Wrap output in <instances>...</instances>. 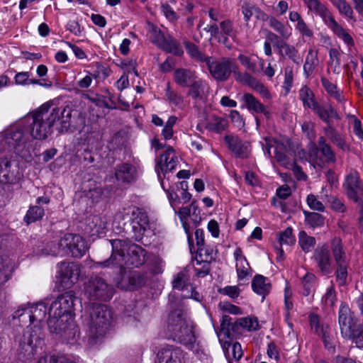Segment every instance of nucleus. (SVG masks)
Instances as JSON below:
<instances>
[{
  "instance_id": "nucleus-1",
  "label": "nucleus",
  "mask_w": 363,
  "mask_h": 363,
  "mask_svg": "<svg viewBox=\"0 0 363 363\" xmlns=\"http://www.w3.org/2000/svg\"><path fill=\"white\" fill-rule=\"evenodd\" d=\"M60 119V108L43 104L26 115L14 126L5 131L1 144L26 162L32 160L33 139L44 140L52 133L54 124Z\"/></svg>"
},
{
  "instance_id": "nucleus-2",
  "label": "nucleus",
  "mask_w": 363,
  "mask_h": 363,
  "mask_svg": "<svg viewBox=\"0 0 363 363\" xmlns=\"http://www.w3.org/2000/svg\"><path fill=\"white\" fill-rule=\"evenodd\" d=\"M76 296L73 291L59 296L48 308V321L50 333L59 335L65 340L74 337L77 332L73 323V311Z\"/></svg>"
},
{
  "instance_id": "nucleus-3",
  "label": "nucleus",
  "mask_w": 363,
  "mask_h": 363,
  "mask_svg": "<svg viewBox=\"0 0 363 363\" xmlns=\"http://www.w3.org/2000/svg\"><path fill=\"white\" fill-rule=\"evenodd\" d=\"M48 308L45 303H38L27 306H21L14 313V318H18L21 321L28 318L33 326L28 327L23 334V341L20 344L21 350L24 354L33 356L36 354L38 348H42L43 338L42 337L41 328L39 325L44 321Z\"/></svg>"
},
{
  "instance_id": "nucleus-4",
  "label": "nucleus",
  "mask_w": 363,
  "mask_h": 363,
  "mask_svg": "<svg viewBox=\"0 0 363 363\" xmlns=\"http://www.w3.org/2000/svg\"><path fill=\"white\" fill-rule=\"evenodd\" d=\"M112 253L109 259L96 263V266L105 267H118L120 270L125 267H138L145 261V251L140 246L130 243L128 240L114 239L110 240Z\"/></svg>"
},
{
  "instance_id": "nucleus-5",
  "label": "nucleus",
  "mask_w": 363,
  "mask_h": 363,
  "mask_svg": "<svg viewBox=\"0 0 363 363\" xmlns=\"http://www.w3.org/2000/svg\"><path fill=\"white\" fill-rule=\"evenodd\" d=\"M166 333L169 338L189 349L192 350L198 345L196 327L182 310L178 309L169 313Z\"/></svg>"
},
{
  "instance_id": "nucleus-6",
  "label": "nucleus",
  "mask_w": 363,
  "mask_h": 363,
  "mask_svg": "<svg viewBox=\"0 0 363 363\" xmlns=\"http://www.w3.org/2000/svg\"><path fill=\"white\" fill-rule=\"evenodd\" d=\"M111 318V311L106 306L101 304L93 306L89 316L85 318V324L89 328L88 335L90 343L97 342V339L105 335L109 328Z\"/></svg>"
},
{
  "instance_id": "nucleus-7",
  "label": "nucleus",
  "mask_w": 363,
  "mask_h": 363,
  "mask_svg": "<svg viewBox=\"0 0 363 363\" xmlns=\"http://www.w3.org/2000/svg\"><path fill=\"white\" fill-rule=\"evenodd\" d=\"M118 216L124 220L128 217L132 220V228L136 239H140L149 228V219L147 213L135 206L123 208Z\"/></svg>"
},
{
  "instance_id": "nucleus-8",
  "label": "nucleus",
  "mask_w": 363,
  "mask_h": 363,
  "mask_svg": "<svg viewBox=\"0 0 363 363\" xmlns=\"http://www.w3.org/2000/svg\"><path fill=\"white\" fill-rule=\"evenodd\" d=\"M83 294L90 301H106L112 297L113 289L102 278L96 277L85 284Z\"/></svg>"
},
{
  "instance_id": "nucleus-9",
  "label": "nucleus",
  "mask_w": 363,
  "mask_h": 363,
  "mask_svg": "<svg viewBox=\"0 0 363 363\" xmlns=\"http://www.w3.org/2000/svg\"><path fill=\"white\" fill-rule=\"evenodd\" d=\"M206 64L211 76L221 82L227 80L230 74L238 69L234 60L230 57H223L218 60H212L209 57Z\"/></svg>"
},
{
  "instance_id": "nucleus-10",
  "label": "nucleus",
  "mask_w": 363,
  "mask_h": 363,
  "mask_svg": "<svg viewBox=\"0 0 363 363\" xmlns=\"http://www.w3.org/2000/svg\"><path fill=\"white\" fill-rule=\"evenodd\" d=\"M152 43L165 52L180 56L184 51L179 43L171 35H165L160 28L152 26L150 32Z\"/></svg>"
},
{
  "instance_id": "nucleus-11",
  "label": "nucleus",
  "mask_w": 363,
  "mask_h": 363,
  "mask_svg": "<svg viewBox=\"0 0 363 363\" xmlns=\"http://www.w3.org/2000/svg\"><path fill=\"white\" fill-rule=\"evenodd\" d=\"M61 246L64 247L65 255L75 258L82 257L89 250L86 240L82 236L73 233H67L62 237Z\"/></svg>"
},
{
  "instance_id": "nucleus-12",
  "label": "nucleus",
  "mask_w": 363,
  "mask_h": 363,
  "mask_svg": "<svg viewBox=\"0 0 363 363\" xmlns=\"http://www.w3.org/2000/svg\"><path fill=\"white\" fill-rule=\"evenodd\" d=\"M80 269L77 264L62 262L57 264V277L64 289H70L79 279Z\"/></svg>"
},
{
  "instance_id": "nucleus-13",
  "label": "nucleus",
  "mask_w": 363,
  "mask_h": 363,
  "mask_svg": "<svg viewBox=\"0 0 363 363\" xmlns=\"http://www.w3.org/2000/svg\"><path fill=\"white\" fill-rule=\"evenodd\" d=\"M179 164V158L172 147H168L166 151L160 155L157 161L155 172L159 180H162L161 174L164 176L175 169Z\"/></svg>"
},
{
  "instance_id": "nucleus-14",
  "label": "nucleus",
  "mask_w": 363,
  "mask_h": 363,
  "mask_svg": "<svg viewBox=\"0 0 363 363\" xmlns=\"http://www.w3.org/2000/svg\"><path fill=\"white\" fill-rule=\"evenodd\" d=\"M313 259L316 267L323 274H328L333 272V260L327 244H323L316 247Z\"/></svg>"
},
{
  "instance_id": "nucleus-15",
  "label": "nucleus",
  "mask_w": 363,
  "mask_h": 363,
  "mask_svg": "<svg viewBox=\"0 0 363 363\" xmlns=\"http://www.w3.org/2000/svg\"><path fill=\"white\" fill-rule=\"evenodd\" d=\"M302 1L308 9V13L320 18L326 26L335 18L330 10L320 0Z\"/></svg>"
},
{
  "instance_id": "nucleus-16",
  "label": "nucleus",
  "mask_w": 363,
  "mask_h": 363,
  "mask_svg": "<svg viewBox=\"0 0 363 363\" xmlns=\"http://www.w3.org/2000/svg\"><path fill=\"white\" fill-rule=\"evenodd\" d=\"M338 321L342 336L346 339L354 337V324L350 315V309L345 303H341L340 306Z\"/></svg>"
},
{
  "instance_id": "nucleus-17",
  "label": "nucleus",
  "mask_w": 363,
  "mask_h": 363,
  "mask_svg": "<svg viewBox=\"0 0 363 363\" xmlns=\"http://www.w3.org/2000/svg\"><path fill=\"white\" fill-rule=\"evenodd\" d=\"M22 178L18 167L11 169V162L6 157H0V182L17 184Z\"/></svg>"
},
{
  "instance_id": "nucleus-18",
  "label": "nucleus",
  "mask_w": 363,
  "mask_h": 363,
  "mask_svg": "<svg viewBox=\"0 0 363 363\" xmlns=\"http://www.w3.org/2000/svg\"><path fill=\"white\" fill-rule=\"evenodd\" d=\"M188 88L187 96L196 101H204L208 96L210 89L208 82L199 75Z\"/></svg>"
},
{
  "instance_id": "nucleus-19",
  "label": "nucleus",
  "mask_w": 363,
  "mask_h": 363,
  "mask_svg": "<svg viewBox=\"0 0 363 363\" xmlns=\"http://www.w3.org/2000/svg\"><path fill=\"white\" fill-rule=\"evenodd\" d=\"M361 187V182L359 174L357 171H352L346 177L345 182L343 184V188L347 196L357 202L359 200V191Z\"/></svg>"
},
{
  "instance_id": "nucleus-20",
  "label": "nucleus",
  "mask_w": 363,
  "mask_h": 363,
  "mask_svg": "<svg viewBox=\"0 0 363 363\" xmlns=\"http://www.w3.org/2000/svg\"><path fill=\"white\" fill-rule=\"evenodd\" d=\"M184 354L179 347L168 346L159 351L157 363H183Z\"/></svg>"
},
{
  "instance_id": "nucleus-21",
  "label": "nucleus",
  "mask_w": 363,
  "mask_h": 363,
  "mask_svg": "<svg viewBox=\"0 0 363 363\" xmlns=\"http://www.w3.org/2000/svg\"><path fill=\"white\" fill-rule=\"evenodd\" d=\"M259 325L257 318L245 317L236 320L231 326L232 336H239L244 331H256L259 329Z\"/></svg>"
},
{
  "instance_id": "nucleus-22",
  "label": "nucleus",
  "mask_w": 363,
  "mask_h": 363,
  "mask_svg": "<svg viewBox=\"0 0 363 363\" xmlns=\"http://www.w3.org/2000/svg\"><path fill=\"white\" fill-rule=\"evenodd\" d=\"M267 153L270 155V148L274 149V157L277 162L285 167L290 161L287 157V145L284 142L279 141L277 140H267Z\"/></svg>"
},
{
  "instance_id": "nucleus-23",
  "label": "nucleus",
  "mask_w": 363,
  "mask_h": 363,
  "mask_svg": "<svg viewBox=\"0 0 363 363\" xmlns=\"http://www.w3.org/2000/svg\"><path fill=\"white\" fill-rule=\"evenodd\" d=\"M115 176L116 179L121 183H130L137 178V169L131 164L123 163L116 167Z\"/></svg>"
},
{
  "instance_id": "nucleus-24",
  "label": "nucleus",
  "mask_w": 363,
  "mask_h": 363,
  "mask_svg": "<svg viewBox=\"0 0 363 363\" xmlns=\"http://www.w3.org/2000/svg\"><path fill=\"white\" fill-rule=\"evenodd\" d=\"M238 279H243L251 274V267L240 247H237L233 253Z\"/></svg>"
},
{
  "instance_id": "nucleus-25",
  "label": "nucleus",
  "mask_w": 363,
  "mask_h": 363,
  "mask_svg": "<svg viewBox=\"0 0 363 363\" xmlns=\"http://www.w3.org/2000/svg\"><path fill=\"white\" fill-rule=\"evenodd\" d=\"M197 76L196 71L187 68H177L173 72L174 82L181 87H188Z\"/></svg>"
},
{
  "instance_id": "nucleus-26",
  "label": "nucleus",
  "mask_w": 363,
  "mask_h": 363,
  "mask_svg": "<svg viewBox=\"0 0 363 363\" xmlns=\"http://www.w3.org/2000/svg\"><path fill=\"white\" fill-rule=\"evenodd\" d=\"M31 73L29 72H21L16 74L14 80L16 84L26 86L29 84H38L45 88H50L52 85L49 79H36L30 78Z\"/></svg>"
},
{
  "instance_id": "nucleus-27",
  "label": "nucleus",
  "mask_w": 363,
  "mask_h": 363,
  "mask_svg": "<svg viewBox=\"0 0 363 363\" xmlns=\"http://www.w3.org/2000/svg\"><path fill=\"white\" fill-rule=\"evenodd\" d=\"M279 246H274V250L277 253V260L281 261L284 258V252L281 246L283 245H291L294 244L296 240L292 234V228H287L285 230L280 233L278 238Z\"/></svg>"
},
{
  "instance_id": "nucleus-28",
  "label": "nucleus",
  "mask_w": 363,
  "mask_h": 363,
  "mask_svg": "<svg viewBox=\"0 0 363 363\" xmlns=\"http://www.w3.org/2000/svg\"><path fill=\"white\" fill-rule=\"evenodd\" d=\"M330 248L336 265L349 263V261L347 258L345 249L340 238L335 237L331 240Z\"/></svg>"
},
{
  "instance_id": "nucleus-29",
  "label": "nucleus",
  "mask_w": 363,
  "mask_h": 363,
  "mask_svg": "<svg viewBox=\"0 0 363 363\" xmlns=\"http://www.w3.org/2000/svg\"><path fill=\"white\" fill-rule=\"evenodd\" d=\"M327 27L348 47L354 45V40L351 35L335 20V18H334Z\"/></svg>"
},
{
  "instance_id": "nucleus-30",
  "label": "nucleus",
  "mask_w": 363,
  "mask_h": 363,
  "mask_svg": "<svg viewBox=\"0 0 363 363\" xmlns=\"http://www.w3.org/2000/svg\"><path fill=\"white\" fill-rule=\"evenodd\" d=\"M252 289L255 293L262 296L264 298L271 289V284L267 278L262 275L257 274L252 281Z\"/></svg>"
},
{
  "instance_id": "nucleus-31",
  "label": "nucleus",
  "mask_w": 363,
  "mask_h": 363,
  "mask_svg": "<svg viewBox=\"0 0 363 363\" xmlns=\"http://www.w3.org/2000/svg\"><path fill=\"white\" fill-rule=\"evenodd\" d=\"M128 282H117V286L125 290H134L144 284V278L137 272H130L127 274Z\"/></svg>"
},
{
  "instance_id": "nucleus-32",
  "label": "nucleus",
  "mask_w": 363,
  "mask_h": 363,
  "mask_svg": "<svg viewBox=\"0 0 363 363\" xmlns=\"http://www.w3.org/2000/svg\"><path fill=\"white\" fill-rule=\"evenodd\" d=\"M222 347L225 355L228 359V363L231 362V359H234L237 361L240 360L243 355V351L242 350L241 345L239 342H230L229 341H225L223 344Z\"/></svg>"
},
{
  "instance_id": "nucleus-33",
  "label": "nucleus",
  "mask_w": 363,
  "mask_h": 363,
  "mask_svg": "<svg viewBox=\"0 0 363 363\" xmlns=\"http://www.w3.org/2000/svg\"><path fill=\"white\" fill-rule=\"evenodd\" d=\"M321 83L327 93L333 98H334L337 102L342 104V108L345 110V103L346 101V99L343 96V92L342 90L337 88V86L330 82L328 79L325 78L321 79Z\"/></svg>"
},
{
  "instance_id": "nucleus-34",
  "label": "nucleus",
  "mask_w": 363,
  "mask_h": 363,
  "mask_svg": "<svg viewBox=\"0 0 363 363\" xmlns=\"http://www.w3.org/2000/svg\"><path fill=\"white\" fill-rule=\"evenodd\" d=\"M13 266L7 257L0 256V286L5 284L11 277Z\"/></svg>"
},
{
  "instance_id": "nucleus-35",
  "label": "nucleus",
  "mask_w": 363,
  "mask_h": 363,
  "mask_svg": "<svg viewBox=\"0 0 363 363\" xmlns=\"http://www.w3.org/2000/svg\"><path fill=\"white\" fill-rule=\"evenodd\" d=\"M246 108L252 113H260L264 111V105L252 94L245 93L241 98Z\"/></svg>"
},
{
  "instance_id": "nucleus-36",
  "label": "nucleus",
  "mask_w": 363,
  "mask_h": 363,
  "mask_svg": "<svg viewBox=\"0 0 363 363\" xmlns=\"http://www.w3.org/2000/svg\"><path fill=\"white\" fill-rule=\"evenodd\" d=\"M179 218L180 220H188L191 215L194 217V220L200 219V210L196 201H193L189 207H183L179 208L178 211H174Z\"/></svg>"
},
{
  "instance_id": "nucleus-37",
  "label": "nucleus",
  "mask_w": 363,
  "mask_h": 363,
  "mask_svg": "<svg viewBox=\"0 0 363 363\" xmlns=\"http://www.w3.org/2000/svg\"><path fill=\"white\" fill-rule=\"evenodd\" d=\"M299 99L305 108L312 109L318 103L315 99L313 91L307 86H303L298 91Z\"/></svg>"
},
{
  "instance_id": "nucleus-38",
  "label": "nucleus",
  "mask_w": 363,
  "mask_h": 363,
  "mask_svg": "<svg viewBox=\"0 0 363 363\" xmlns=\"http://www.w3.org/2000/svg\"><path fill=\"white\" fill-rule=\"evenodd\" d=\"M316 277L312 273H306L302 279V294L313 298L316 286Z\"/></svg>"
},
{
  "instance_id": "nucleus-39",
  "label": "nucleus",
  "mask_w": 363,
  "mask_h": 363,
  "mask_svg": "<svg viewBox=\"0 0 363 363\" xmlns=\"http://www.w3.org/2000/svg\"><path fill=\"white\" fill-rule=\"evenodd\" d=\"M269 25L277 31L283 39L288 40L291 36L292 28L289 26L284 25L275 18L271 17L269 19Z\"/></svg>"
},
{
  "instance_id": "nucleus-40",
  "label": "nucleus",
  "mask_w": 363,
  "mask_h": 363,
  "mask_svg": "<svg viewBox=\"0 0 363 363\" xmlns=\"http://www.w3.org/2000/svg\"><path fill=\"white\" fill-rule=\"evenodd\" d=\"M312 109L325 123H328L330 118H339L336 111L332 106L325 107L317 103Z\"/></svg>"
},
{
  "instance_id": "nucleus-41",
  "label": "nucleus",
  "mask_w": 363,
  "mask_h": 363,
  "mask_svg": "<svg viewBox=\"0 0 363 363\" xmlns=\"http://www.w3.org/2000/svg\"><path fill=\"white\" fill-rule=\"evenodd\" d=\"M339 13L349 20H354V13L352 6L346 0H333L330 1Z\"/></svg>"
},
{
  "instance_id": "nucleus-42",
  "label": "nucleus",
  "mask_w": 363,
  "mask_h": 363,
  "mask_svg": "<svg viewBox=\"0 0 363 363\" xmlns=\"http://www.w3.org/2000/svg\"><path fill=\"white\" fill-rule=\"evenodd\" d=\"M196 244L198 245V254L201 262H209L212 259L211 252L204 249L202 246L204 242L203 231L202 229H196L195 231Z\"/></svg>"
},
{
  "instance_id": "nucleus-43",
  "label": "nucleus",
  "mask_w": 363,
  "mask_h": 363,
  "mask_svg": "<svg viewBox=\"0 0 363 363\" xmlns=\"http://www.w3.org/2000/svg\"><path fill=\"white\" fill-rule=\"evenodd\" d=\"M325 134L331 140V142H333L342 150L347 151L349 150V145L347 144L345 140L331 127H328L325 129Z\"/></svg>"
},
{
  "instance_id": "nucleus-44",
  "label": "nucleus",
  "mask_w": 363,
  "mask_h": 363,
  "mask_svg": "<svg viewBox=\"0 0 363 363\" xmlns=\"http://www.w3.org/2000/svg\"><path fill=\"white\" fill-rule=\"evenodd\" d=\"M308 321L311 330L318 336L330 328L328 324L320 323L318 315L315 313L309 315Z\"/></svg>"
},
{
  "instance_id": "nucleus-45",
  "label": "nucleus",
  "mask_w": 363,
  "mask_h": 363,
  "mask_svg": "<svg viewBox=\"0 0 363 363\" xmlns=\"http://www.w3.org/2000/svg\"><path fill=\"white\" fill-rule=\"evenodd\" d=\"M227 125L228 122L225 119L213 116L208 119L206 128L211 131L220 133L225 129Z\"/></svg>"
},
{
  "instance_id": "nucleus-46",
  "label": "nucleus",
  "mask_w": 363,
  "mask_h": 363,
  "mask_svg": "<svg viewBox=\"0 0 363 363\" xmlns=\"http://www.w3.org/2000/svg\"><path fill=\"white\" fill-rule=\"evenodd\" d=\"M318 64V52L312 49L309 50L303 65V70L305 73L308 75L311 74Z\"/></svg>"
},
{
  "instance_id": "nucleus-47",
  "label": "nucleus",
  "mask_w": 363,
  "mask_h": 363,
  "mask_svg": "<svg viewBox=\"0 0 363 363\" xmlns=\"http://www.w3.org/2000/svg\"><path fill=\"white\" fill-rule=\"evenodd\" d=\"M45 214L44 209L38 206H33L29 208L25 217L24 221L27 224L40 220Z\"/></svg>"
},
{
  "instance_id": "nucleus-48",
  "label": "nucleus",
  "mask_w": 363,
  "mask_h": 363,
  "mask_svg": "<svg viewBox=\"0 0 363 363\" xmlns=\"http://www.w3.org/2000/svg\"><path fill=\"white\" fill-rule=\"evenodd\" d=\"M91 234H101L104 233V230L106 228V223L99 216H93L89 218L88 223Z\"/></svg>"
},
{
  "instance_id": "nucleus-49",
  "label": "nucleus",
  "mask_w": 363,
  "mask_h": 363,
  "mask_svg": "<svg viewBox=\"0 0 363 363\" xmlns=\"http://www.w3.org/2000/svg\"><path fill=\"white\" fill-rule=\"evenodd\" d=\"M184 45L188 54L195 60L205 63L208 60L209 57L202 53L196 45L189 42H186Z\"/></svg>"
},
{
  "instance_id": "nucleus-50",
  "label": "nucleus",
  "mask_w": 363,
  "mask_h": 363,
  "mask_svg": "<svg viewBox=\"0 0 363 363\" xmlns=\"http://www.w3.org/2000/svg\"><path fill=\"white\" fill-rule=\"evenodd\" d=\"M315 244V239L307 235V233L301 230L298 233V245L301 247L302 250L305 252L311 251V248L314 247Z\"/></svg>"
},
{
  "instance_id": "nucleus-51",
  "label": "nucleus",
  "mask_w": 363,
  "mask_h": 363,
  "mask_svg": "<svg viewBox=\"0 0 363 363\" xmlns=\"http://www.w3.org/2000/svg\"><path fill=\"white\" fill-rule=\"evenodd\" d=\"M165 96L168 101L174 106L180 107L184 104V96L172 89L169 83L167 84Z\"/></svg>"
},
{
  "instance_id": "nucleus-52",
  "label": "nucleus",
  "mask_w": 363,
  "mask_h": 363,
  "mask_svg": "<svg viewBox=\"0 0 363 363\" xmlns=\"http://www.w3.org/2000/svg\"><path fill=\"white\" fill-rule=\"evenodd\" d=\"M340 49L330 48L329 50L328 65L332 68L333 72H339L340 68Z\"/></svg>"
},
{
  "instance_id": "nucleus-53",
  "label": "nucleus",
  "mask_w": 363,
  "mask_h": 363,
  "mask_svg": "<svg viewBox=\"0 0 363 363\" xmlns=\"http://www.w3.org/2000/svg\"><path fill=\"white\" fill-rule=\"evenodd\" d=\"M306 222L312 228L321 227L324 224V218L319 213L304 211Z\"/></svg>"
},
{
  "instance_id": "nucleus-54",
  "label": "nucleus",
  "mask_w": 363,
  "mask_h": 363,
  "mask_svg": "<svg viewBox=\"0 0 363 363\" xmlns=\"http://www.w3.org/2000/svg\"><path fill=\"white\" fill-rule=\"evenodd\" d=\"M72 118V108L65 106L62 111H60V119L61 123L60 131L67 130L70 126V120Z\"/></svg>"
},
{
  "instance_id": "nucleus-55",
  "label": "nucleus",
  "mask_w": 363,
  "mask_h": 363,
  "mask_svg": "<svg viewBox=\"0 0 363 363\" xmlns=\"http://www.w3.org/2000/svg\"><path fill=\"white\" fill-rule=\"evenodd\" d=\"M160 181L162 188L167 193V198L169 201L171 206L175 211V208L178 206L179 204L181 203L180 199L178 198V196L176 193L170 190V187L166 184V182L164 179Z\"/></svg>"
},
{
  "instance_id": "nucleus-56",
  "label": "nucleus",
  "mask_w": 363,
  "mask_h": 363,
  "mask_svg": "<svg viewBox=\"0 0 363 363\" xmlns=\"http://www.w3.org/2000/svg\"><path fill=\"white\" fill-rule=\"evenodd\" d=\"M349 263L337 264L336 280L340 286H344L347 278V267Z\"/></svg>"
},
{
  "instance_id": "nucleus-57",
  "label": "nucleus",
  "mask_w": 363,
  "mask_h": 363,
  "mask_svg": "<svg viewBox=\"0 0 363 363\" xmlns=\"http://www.w3.org/2000/svg\"><path fill=\"white\" fill-rule=\"evenodd\" d=\"M116 65L124 72V74H126L127 75H128L131 72H133L136 76H138V71L136 70L137 64L135 60H122L119 63H116Z\"/></svg>"
},
{
  "instance_id": "nucleus-58",
  "label": "nucleus",
  "mask_w": 363,
  "mask_h": 363,
  "mask_svg": "<svg viewBox=\"0 0 363 363\" xmlns=\"http://www.w3.org/2000/svg\"><path fill=\"white\" fill-rule=\"evenodd\" d=\"M61 243L62 238L57 242H50L48 243L45 247L46 253L51 255H65V249L63 246H61Z\"/></svg>"
},
{
  "instance_id": "nucleus-59",
  "label": "nucleus",
  "mask_w": 363,
  "mask_h": 363,
  "mask_svg": "<svg viewBox=\"0 0 363 363\" xmlns=\"http://www.w3.org/2000/svg\"><path fill=\"white\" fill-rule=\"evenodd\" d=\"M235 77L237 81L240 82L242 84H247L251 88L255 85V84L257 82V79L254 77L248 74L247 72L241 73L240 72H237L235 70Z\"/></svg>"
},
{
  "instance_id": "nucleus-60",
  "label": "nucleus",
  "mask_w": 363,
  "mask_h": 363,
  "mask_svg": "<svg viewBox=\"0 0 363 363\" xmlns=\"http://www.w3.org/2000/svg\"><path fill=\"white\" fill-rule=\"evenodd\" d=\"M281 48L283 49L284 54L289 57L292 61L296 63L299 62L298 51L295 48L294 45H291L287 43L281 45Z\"/></svg>"
},
{
  "instance_id": "nucleus-61",
  "label": "nucleus",
  "mask_w": 363,
  "mask_h": 363,
  "mask_svg": "<svg viewBox=\"0 0 363 363\" xmlns=\"http://www.w3.org/2000/svg\"><path fill=\"white\" fill-rule=\"evenodd\" d=\"M253 90L257 92L260 96L264 100H270L272 99V94L268 88L262 82L257 80L255 85L252 87Z\"/></svg>"
},
{
  "instance_id": "nucleus-62",
  "label": "nucleus",
  "mask_w": 363,
  "mask_h": 363,
  "mask_svg": "<svg viewBox=\"0 0 363 363\" xmlns=\"http://www.w3.org/2000/svg\"><path fill=\"white\" fill-rule=\"evenodd\" d=\"M321 337L325 347L330 352H335V344H334V338L331 333V328L328 330V331L323 333L322 335H320Z\"/></svg>"
},
{
  "instance_id": "nucleus-63",
  "label": "nucleus",
  "mask_w": 363,
  "mask_h": 363,
  "mask_svg": "<svg viewBox=\"0 0 363 363\" xmlns=\"http://www.w3.org/2000/svg\"><path fill=\"white\" fill-rule=\"evenodd\" d=\"M295 29L299 33L302 38L311 39L314 36L313 30L308 26L305 21L299 24H296Z\"/></svg>"
},
{
  "instance_id": "nucleus-64",
  "label": "nucleus",
  "mask_w": 363,
  "mask_h": 363,
  "mask_svg": "<svg viewBox=\"0 0 363 363\" xmlns=\"http://www.w3.org/2000/svg\"><path fill=\"white\" fill-rule=\"evenodd\" d=\"M306 203L309 208L312 210L323 212L325 206L323 203L320 201L317 197L313 194L308 195L306 198Z\"/></svg>"
}]
</instances>
